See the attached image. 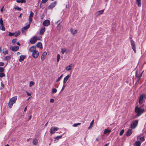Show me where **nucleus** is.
Returning <instances> with one entry per match:
<instances>
[{"label": "nucleus", "mask_w": 146, "mask_h": 146, "mask_svg": "<svg viewBox=\"0 0 146 146\" xmlns=\"http://www.w3.org/2000/svg\"><path fill=\"white\" fill-rule=\"evenodd\" d=\"M145 111L144 109H141L140 107L136 106L135 109V112L136 113V117H139L141 116L143 113Z\"/></svg>", "instance_id": "1"}, {"label": "nucleus", "mask_w": 146, "mask_h": 146, "mask_svg": "<svg viewBox=\"0 0 146 146\" xmlns=\"http://www.w3.org/2000/svg\"><path fill=\"white\" fill-rule=\"evenodd\" d=\"M17 98V96H16L10 99L8 103V106L9 108H11L12 107L13 104L15 102Z\"/></svg>", "instance_id": "2"}, {"label": "nucleus", "mask_w": 146, "mask_h": 146, "mask_svg": "<svg viewBox=\"0 0 146 146\" xmlns=\"http://www.w3.org/2000/svg\"><path fill=\"white\" fill-rule=\"evenodd\" d=\"M138 120L133 121L130 125L131 128L133 129L135 128L138 125Z\"/></svg>", "instance_id": "3"}, {"label": "nucleus", "mask_w": 146, "mask_h": 146, "mask_svg": "<svg viewBox=\"0 0 146 146\" xmlns=\"http://www.w3.org/2000/svg\"><path fill=\"white\" fill-rule=\"evenodd\" d=\"M0 29L3 31L5 30V28L4 26L2 18H1L0 19Z\"/></svg>", "instance_id": "4"}, {"label": "nucleus", "mask_w": 146, "mask_h": 146, "mask_svg": "<svg viewBox=\"0 0 146 146\" xmlns=\"http://www.w3.org/2000/svg\"><path fill=\"white\" fill-rule=\"evenodd\" d=\"M131 48L133 50L134 52L135 53L136 52V51L135 42L133 40L131 39Z\"/></svg>", "instance_id": "5"}, {"label": "nucleus", "mask_w": 146, "mask_h": 146, "mask_svg": "<svg viewBox=\"0 0 146 146\" xmlns=\"http://www.w3.org/2000/svg\"><path fill=\"white\" fill-rule=\"evenodd\" d=\"M39 54V52L38 51L36 50L35 51L32 52V55L33 57L35 58H37Z\"/></svg>", "instance_id": "6"}, {"label": "nucleus", "mask_w": 146, "mask_h": 146, "mask_svg": "<svg viewBox=\"0 0 146 146\" xmlns=\"http://www.w3.org/2000/svg\"><path fill=\"white\" fill-rule=\"evenodd\" d=\"M34 15V13L31 11L30 12V13L29 17V23L31 24L33 20V17Z\"/></svg>", "instance_id": "7"}, {"label": "nucleus", "mask_w": 146, "mask_h": 146, "mask_svg": "<svg viewBox=\"0 0 146 146\" xmlns=\"http://www.w3.org/2000/svg\"><path fill=\"white\" fill-rule=\"evenodd\" d=\"M37 37L36 36L33 37L30 40V42L32 44H35L37 41Z\"/></svg>", "instance_id": "8"}, {"label": "nucleus", "mask_w": 146, "mask_h": 146, "mask_svg": "<svg viewBox=\"0 0 146 146\" xmlns=\"http://www.w3.org/2000/svg\"><path fill=\"white\" fill-rule=\"evenodd\" d=\"M58 128L56 127H52L50 129V133L51 134H53L55 133V132L58 130Z\"/></svg>", "instance_id": "9"}, {"label": "nucleus", "mask_w": 146, "mask_h": 146, "mask_svg": "<svg viewBox=\"0 0 146 146\" xmlns=\"http://www.w3.org/2000/svg\"><path fill=\"white\" fill-rule=\"evenodd\" d=\"M36 50V46L34 45L32 46L29 49V51L30 52H33L35 51Z\"/></svg>", "instance_id": "10"}, {"label": "nucleus", "mask_w": 146, "mask_h": 146, "mask_svg": "<svg viewBox=\"0 0 146 146\" xmlns=\"http://www.w3.org/2000/svg\"><path fill=\"white\" fill-rule=\"evenodd\" d=\"M143 72V71L141 73L139 74V75H138L137 74V72H135V77H136V78H137L138 79L137 80H138V81H139L140 80V79L141 77V76H142Z\"/></svg>", "instance_id": "11"}, {"label": "nucleus", "mask_w": 146, "mask_h": 146, "mask_svg": "<svg viewBox=\"0 0 146 146\" xmlns=\"http://www.w3.org/2000/svg\"><path fill=\"white\" fill-rule=\"evenodd\" d=\"M50 24V21L48 19L45 20L43 23V25L45 26H47Z\"/></svg>", "instance_id": "12"}, {"label": "nucleus", "mask_w": 146, "mask_h": 146, "mask_svg": "<svg viewBox=\"0 0 146 146\" xmlns=\"http://www.w3.org/2000/svg\"><path fill=\"white\" fill-rule=\"evenodd\" d=\"M144 95L143 94L141 95L139 99V104H141L143 103V100Z\"/></svg>", "instance_id": "13"}, {"label": "nucleus", "mask_w": 146, "mask_h": 146, "mask_svg": "<svg viewBox=\"0 0 146 146\" xmlns=\"http://www.w3.org/2000/svg\"><path fill=\"white\" fill-rule=\"evenodd\" d=\"M61 52L63 54H64L65 52L66 53H68L69 52V50L65 48H62L61 49Z\"/></svg>", "instance_id": "14"}, {"label": "nucleus", "mask_w": 146, "mask_h": 146, "mask_svg": "<svg viewBox=\"0 0 146 146\" xmlns=\"http://www.w3.org/2000/svg\"><path fill=\"white\" fill-rule=\"evenodd\" d=\"M56 2H54L53 3H51L50 5L48 7V9H50L53 8L56 5Z\"/></svg>", "instance_id": "15"}, {"label": "nucleus", "mask_w": 146, "mask_h": 146, "mask_svg": "<svg viewBox=\"0 0 146 146\" xmlns=\"http://www.w3.org/2000/svg\"><path fill=\"white\" fill-rule=\"evenodd\" d=\"M11 50L12 51L14 52L18 50L19 48V47L18 46H14L13 47H11Z\"/></svg>", "instance_id": "16"}, {"label": "nucleus", "mask_w": 146, "mask_h": 146, "mask_svg": "<svg viewBox=\"0 0 146 146\" xmlns=\"http://www.w3.org/2000/svg\"><path fill=\"white\" fill-rule=\"evenodd\" d=\"M70 77L69 75H68L64 78L63 82L64 84H65L66 83V82L70 78Z\"/></svg>", "instance_id": "17"}, {"label": "nucleus", "mask_w": 146, "mask_h": 146, "mask_svg": "<svg viewBox=\"0 0 146 146\" xmlns=\"http://www.w3.org/2000/svg\"><path fill=\"white\" fill-rule=\"evenodd\" d=\"M26 57L25 55H21L19 57V61L20 62H22L25 59Z\"/></svg>", "instance_id": "18"}, {"label": "nucleus", "mask_w": 146, "mask_h": 146, "mask_svg": "<svg viewBox=\"0 0 146 146\" xmlns=\"http://www.w3.org/2000/svg\"><path fill=\"white\" fill-rule=\"evenodd\" d=\"M36 46L40 49L42 48V43L41 42H38L36 44Z\"/></svg>", "instance_id": "19"}, {"label": "nucleus", "mask_w": 146, "mask_h": 146, "mask_svg": "<svg viewBox=\"0 0 146 146\" xmlns=\"http://www.w3.org/2000/svg\"><path fill=\"white\" fill-rule=\"evenodd\" d=\"M47 54V53L46 52H44L42 54L41 57V59L42 61H43L44 59V57L46 56Z\"/></svg>", "instance_id": "20"}, {"label": "nucleus", "mask_w": 146, "mask_h": 146, "mask_svg": "<svg viewBox=\"0 0 146 146\" xmlns=\"http://www.w3.org/2000/svg\"><path fill=\"white\" fill-rule=\"evenodd\" d=\"M3 52L5 55L8 54V50L6 48H4L3 49Z\"/></svg>", "instance_id": "21"}, {"label": "nucleus", "mask_w": 146, "mask_h": 146, "mask_svg": "<svg viewBox=\"0 0 146 146\" xmlns=\"http://www.w3.org/2000/svg\"><path fill=\"white\" fill-rule=\"evenodd\" d=\"M77 31L76 30H74L73 28H71L70 29V31L72 35H74L76 34L77 32Z\"/></svg>", "instance_id": "22"}, {"label": "nucleus", "mask_w": 146, "mask_h": 146, "mask_svg": "<svg viewBox=\"0 0 146 146\" xmlns=\"http://www.w3.org/2000/svg\"><path fill=\"white\" fill-rule=\"evenodd\" d=\"M45 31V28H42L40 31V34L41 35H43V34L44 33Z\"/></svg>", "instance_id": "23"}, {"label": "nucleus", "mask_w": 146, "mask_h": 146, "mask_svg": "<svg viewBox=\"0 0 146 146\" xmlns=\"http://www.w3.org/2000/svg\"><path fill=\"white\" fill-rule=\"evenodd\" d=\"M132 130L131 129H128L127 132V136H129L131 135L132 133Z\"/></svg>", "instance_id": "24"}, {"label": "nucleus", "mask_w": 146, "mask_h": 146, "mask_svg": "<svg viewBox=\"0 0 146 146\" xmlns=\"http://www.w3.org/2000/svg\"><path fill=\"white\" fill-rule=\"evenodd\" d=\"M141 145V143L139 141H136L135 143V146H140Z\"/></svg>", "instance_id": "25"}, {"label": "nucleus", "mask_w": 146, "mask_h": 146, "mask_svg": "<svg viewBox=\"0 0 146 146\" xmlns=\"http://www.w3.org/2000/svg\"><path fill=\"white\" fill-rule=\"evenodd\" d=\"M16 2L17 3H22L26 2V0H16Z\"/></svg>", "instance_id": "26"}, {"label": "nucleus", "mask_w": 146, "mask_h": 146, "mask_svg": "<svg viewBox=\"0 0 146 146\" xmlns=\"http://www.w3.org/2000/svg\"><path fill=\"white\" fill-rule=\"evenodd\" d=\"M136 3H137L138 7H140L141 6V0H136Z\"/></svg>", "instance_id": "27"}, {"label": "nucleus", "mask_w": 146, "mask_h": 146, "mask_svg": "<svg viewBox=\"0 0 146 146\" xmlns=\"http://www.w3.org/2000/svg\"><path fill=\"white\" fill-rule=\"evenodd\" d=\"M104 12V10L99 11L96 13L98 15L102 14Z\"/></svg>", "instance_id": "28"}, {"label": "nucleus", "mask_w": 146, "mask_h": 146, "mask_svg": "<svg viewBox=\"0 0 146 146\" xmlns=\"http://www.w3.org/2000/svg\"><path fill=\"white\" fill-rule=\"evenodd\" d=\"M30 24L29 23V24H28V25H26V26L23 27V29H24L25 30H26L27 29H28L29 28V27H30Z\"/></svg>", "instance_id": "29"}, {"label": "nucleus", "mask_w": 146, "mask_h": 146, "mask_svg": "<svg viewBox=\"0 0 146 146\" xmlns=\"http://www.w3.org/2000/svg\"><path fill=\"white\" fill-rule=\"evenodd\" d=\"M38 143V141L37 139L36 138L34 139H33V143L34 145H36Z\"/></svg>", "instance_id": "30"}, {"label": "nucleus", "mask_w": 146, "mask_h": 146, "mask_svg": "<svg viewBox=\"0 0 146 146\" xmlns=\"http://www.w3.org/2000/svg\"><path fill=\"white\" fill-rule=\"evenodd\" d=\"M137 139H138L140 140L141 141L143 142L144 140V138L143 137H140L139 136L137 137Z\"/></svg>", "instance_id": "31"}, {"label": "nucleus", "mask_w": 146, "mask_h": 146, "mask_svg": "<svg viewBox=\"0 0 146 146\" xmlns=\"http://www.w3.org/2000/svg\"><path fill=\"white\" fill-rule=\"evenodd\" d=\"M111 132V130H108L107 129H105L104 131V133L106 134L107 133H110Z\"/></svg>", "instance_id": "32"}, {"label": "nucleus", "mask_w": 146, "mask_h": 146, "mask_svg": "<svg viewBox=\"0 0 146 146\" xmlns=\"http://www.w3.org/2000/svg\"><path fill=\"white\" fill-rule=\"evenodd\" d=\"M11 58L10 56H7L5 57L4 59L5 60H9L11 59Z\"/></svg>", "instance_id": "33"}, {"label": "nucleus", "mask_w": 146, "mask_h": 146, "mask_svg": "<svg viewBox=\"0 0 146 146\" xmlns=\"http://www.w3.org/2000/svg\"><path fill=\"white\" fill-rule=\"evenodd\" d=\"M57 90L55 88H52V93L53 94L57 92Z\"/></svg>", "instance_id": "34"}, {"label": "nucleus", "mask_w": 146, "mask_h": 146, "mask_svg": "<svg viewBox=\"0 0 146 146\" xmlns=\"http://www.w3.org/2000/svg\"><path fill=\"white\" fill-rule=\"evenodd\" d=\"M21 33V32L20 31H18L17 32H16V33H15V35L14 36H15L17 37L19 35H20Z\"/></svg>", "instance_id": "35"}, {"label": "nucleus", "mask_w": 146, "mask_h": 146, "mask_svg": "<svg viewBox=\"0 0 146 146\" xmlns=\"http://www.w3.org/2000/svg\"><path fill=\"white\" fill-rule=\"evenodd\" d=\"M81 124L80 123H76L74 124L72 126L74 127H76L80 125Z\"/></svg>", "instance_id": "36"}, {"label": "nucleus", "mask_w": 146, "mask_h": 146, "mask_svg": "<svg viewBox=\"0 0 146 146\" xmlns=\"http://www.w3.org/2000/svg\"><path fill=\"white\" fill-rule=\"evenodd\" d=\"M62 135H61L57 136L55 138V139L58 140L59 139H60L62 138Z\"/></svg>", "instance_id": "37"}, {"label": "nucleus", "mask_w": 146, "mask_h": 146, "mask_svg": "<svg viewBox=\"0 0 146 146\" xmlns=\"http://www.w3.org/2000/svg\"><path fill=\"white\" fill-rule=\"evenodd\" d=\"M14 8L15 10L19 11H20L21 10V9L17 6H16Z\"/></svg>", "instance_id": "38"}, {"label": "nucleus", "mask_w": 146, "mask_h": 146, "mask_svg": "<svg viewBox=\"0 0 146 146\" xmlns=\"http://www.w3.org/2000/svg\"><path fill=\"white\" fill-rule=\"evenodd\" d=\"M63 76V74H62L57 79V80H56V82H57L59 81H60V79H61V78Z\"/></svg>", "instance_id": "39"}, {"label": "nucleus", "mask_w": 146, "mask_h": 146, "mask_svg": "<svg viewBox=\"0 0 146 146\" xmlns=\"http://www.w3.org/2000/svg\"><path fill=\"white\" fill-rule=\"evenodd\" d=\"M71 69V68H70L69 66H68L66 67L65 68V70L66 71H68L70 70Z\"/></svg>", "instance_id": "40"}, {"label": "nucleus", "mask_w": 146, "mask_h": 146, "mask_svg": "<svg viewBox=\"0 0 146 146\" xmlns=\"http://www.w3.org/2000/svg\"><path fill=\"white\" fill-rule=\"evenodd\" d=\"M60 56L59 54H58L57 56V61L58 62H59V60L60 59Z\"/></svg>", "instance_id": "41"}, {"label": "nucleus", "mask_w": 146, "mask_h": 146, "mask_svg": "<svg viewBox=\"0 0 146 146\" xmlns=\"http://www.w3.org/2000/svg\"><path fill=\"white\" fill-rule=\"evenodd\" d=\"M124 131L123 129H122L120 132L119 135L120 136L122 135L124 132Z\"/></svg>", "instance_id": "42"}, {"label": "nucleus", "mask_w": 146, "mask_h": 146, "mask_svg": "<svg viewBox=\"0 0 146 146\" xmlns=\"http://www.w3.org/2000/svg\"><path fill=\"white\" fill-rule=\"evenodd\" d=\"M5 76V74L4 73L0 72V77H2Z\"/></svg>", "instance_id": "43"}, {"label": "nucleus", "mask_w": 146, "mask_h": 146, "mask_svg": "<svg viewBox=\"0 0 146 146\" xmlns=\"http://www.w3.org/2000/svg\"><path fill=\"white\" fill-rule=\"evenodd\" d=\"M8 35L9 36H14L15 35V33H11V32H9V33L8 34Z\"/></svg>", "instance_id": "44"}, {"label": "nucleus", "mask_w": 146, "mask_h": 146, "mask_svg": "<svg viewBox=\"0 0 146 146\" xmlns=\"http://www.w3.org/2000/svg\"><path fill=\"white\" fill-rule=\"evenodd\" d=\"M34 84V83L32 81H31L30 82L29 86L30 87H31Z\"/></svg>", "instance_id": "45"}, {"label": "nucleus", "mask_w": 146, "mask_h": 146, "mask_svg": "<svg viewBox=\"0 0 146 146\" xmlns=\"http://www.w3.org/2000/svg\"><path fill=\"white\" fill-rule=\"evenodd\" d=\"M62 22V21L59 20L57 21L56 22V23L58 25H60V24Z\"/></svg>", "instance_id": "46"}, {"label": "nucleus", "mask_w": 146, "mask_h": 146, "mask_svg": "<svg viewBox=\"0 0 146 146\" xmlns=\"http://www.w3.org/2000/svg\"><path fill=\"white\" fill-rule=\"evenodd\" d=\"M17 41V39H13L12 40L13 43L14 44H15Z\"/></svg>", "instance_id": "47"}, {"label": "nucleus", "mask_w": 146, "mask_h": 146, "mask_svg": "<svg viewBox=\"0 0 146 146\" xmlns=\"http://www.w3.org/2000/svg\"><path fill=\"white\" fill-rule=\"evenodd\" d=\"M4 70V69L3 68L0 67V72H3Z\"/></svg>", "instance_id": "48"}, {"label": "nucleus", "mask_w": 146, "mask_h": 146, "mask_svg": "<svg viewBox=\"0 0 146 146\" xmlns=\"http://www.w3.org/2000/svg\"><path fill=\"white\" fill-rule=\"evenodd\" d=\"M68 66L71 68L72 67H74V64H71Z\"/></svg>", "instance_id": "49"}, {"label": "nucleus", "mask_w": 146, "mask_h": 146, "mask_svg": "<svg viewBox=\"0 0 146 146\" xmlns=\"http://www.w3.org/2000/svg\"><path fill=\"white\" fill-rule=\"evenodd\" d=\"M48 0H42L41 2L43 3H45L48 1Z\"/></svg>", "instance_id": "50"}, {"label": "nucleus", "mask_w": 146, "mask_h": 146, "mask_svg": "<svg viewBox=\"0 0 146 146\" xmlns=\"http://www.w3.org/2000/svg\"><path fill=\"white\" fill-rule=\"evenodd\" d=\"M4 64L3 62H0V66H3Z\"/></svg>", "instance_id": "51"}, {"label": "nucleus", "mask_w": 146, "mask_h": 146, "mask_svg": "<svg viewBox=\"0 0 146 146\" xmlns=\"http://www.w3.org/2000/svg\"><path fill=\"white\" fill-rule=\"evenodd\" d=\"M54 100L53 99H51L50 100V102L51 103H53L54 102Z\"/></svg>", "instance_id": "52"}, {"label": "nucleus", "mask_w": 146, "mask_h": 146, "mask_svg": "<svg viewBox=\"0 0 146 146\" xmlns=\"http://www.w3.org/2000/svg\"><path fill=\"white\" fill-rule=\"evenodd\" d=\"M94 120H93L90 123V126H91L93 124L94 122Z\"/></svg>", "instance_id": "53"}, {"label": "nucleus", "mask_w": 146, "mask_h": 146, "mask_svg": "<svg viewBox=\"0 0 146 146\" xmlns=\"http://www.w3.org/2000/svg\"><path fill=\"white\" fill-rule=\"evenodd\" d=\"M27 95L29 96H30L31 95V93H28V92H27Z\"/></svg>", "instance_id": "54"}, {"label": "nucleus", "mask_w": 146, "mask_h": 146, "mask_svg": "<svg viewBox=\"0 0 146 146\" xmlns=\"http://www.w3.org/2000/svg\"><path fill=\"white\" fill-rule=\"evenodd\" d=\"M22 28V33H25V31Z\"/></svg>", "instance_id": "55"}, {"label": "nucleus", "mask_w": 146, "mask_h": 146, "mask_svg": "<svg viewBox=\"0 0 146 146\" xmlns=\"http://www.w3.org/2000/svg\"><path fill=\"white\" fill-rule=\"evenodd\" d=\"M21 54V53L20 52H18L17 53V56Z\"/></svg>", "instance_id": "56"}, {"label": "nucleus", "mask_w": 146, "mask_h": 146, "mask_svg": "<svg viewBox=\"0 0 146 146\" xmlns=\"http://www.w3.org/2000/svg\"><path fill=\"white\" fill-rule=\"evenodd\" d=\"M109 143H106V144L104 145V146H108V145H109Z\"/></svg>", "instance_id": "57"}, {"label": "nucleus", "mask_w": 146, "mask_h": 146, "mask_svg": "<svg viewBox=\"0 0 146 146\" xmlns=\"http://www.w3.org/2000/svg\"><path fill=\"white\" fill-rule=\"evenodd\" d=\"M27 106H26V107H25V109H24V111H26V110H27Z\"/></svg>", "instance_id": "58"}, {"label": "nucleus", "mask_w": 146, "mask_h": 146, "mask_svg": "<svg viewBox=\"0 0 146 146\" xmlns=\"http://www.w3.org/2000/svg\"><path fill=\"white\" fill-rule=\"evenodd\" d=\"M64 86H64V85H63V87H62V89H61V91H62V90H63V89H64Z\"/></svg>", "instance_id": "59"}, {"label": "nucleus", "mask_w": 146, "mask_h": 146, "mask_svg": "<svg viewBox=\"0 0 146 146\" xmlns=\"http://www.w3.org/2000/svg\"><path fill=\"white\" fill-rule=\"evenodd\" d=\"M3 7L1 9V12H2L3 11Z\"/></svg>", "instance_id": "60"}, {"label": "nucleus", "mask_w": 146, "mask_h": 146, "mask_svg": "<svg viewBox=\"0 0 146 146\" xmlns=\"http://www.w3.org/2000/svg\"><path fill=\"white\" fill-rule=\"evenodd\" d=\"M17 44L18 45H19V46H20V43L19 42H17Z\"/></svg>", "instance_id": "61"}, {"label": "nucleus", "mask_w": 146, "mask_h": 146, "mask_svg": "<svg viewBox=\"0 0 146 146\" xmlns=\"http://www.w3.org/2000/svg\"><path fill=\"white\" fill-rule=\"evenodd\" d=\"M22 15V13H21L20 14V15H19V17H21V15Z\"/></svg>", "instance_id": "62"}, {"label": "nucleus", "mask_w": 146, "mask_h": 146, "mask_svg": "<svg viewBox=\"0 0 146 146\" xmlns=\"http://www.w3.org/2000/svg\"><path fill=\"white\" fill-rule=\"evenodd\" d=\"M48 124V122H47L46 124H45V126H47V125Z\"/></svg>", "instance_id": "63"}, {"label": "nucleus", "mask_w": 146, "mask_h": 146, "mask_svg": "<svg viewBox=\"0 0 146 146\" xmlns=\"http://www.w3.org/2000/svg\"><path fill=\"white\" fill-rule=\"evenodd\" d=\"M31 117H32V116L31 115L30 117H29V120H30L31 118Z\"/></svg>", "instance_id": "64"}]
</instances>
